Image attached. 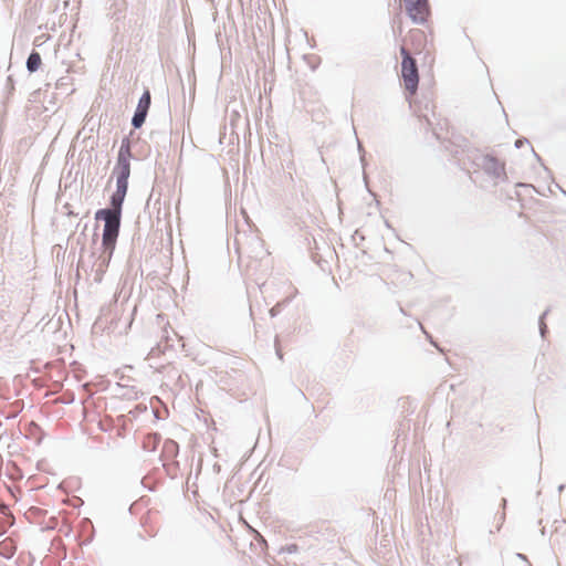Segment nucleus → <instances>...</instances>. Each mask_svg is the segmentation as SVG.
Listing matches in <instances>:
<instances>
[{"mask_svg":"<svg viewBox=\"0 0 566 566\" xmlns=\"http://www.w3.org/2000/svg\"><path fill=\"white\" fill-rule=\"evenodd\" d=\"M15 91V81L12 75L7 76L4 87V98L9 101Z\"/></svg>","mask_w":566,"mask_h":566,"instance_id":"11","label":"nucleus"},{"mask_svg":"<svg viewBox=\"0 0 566 566\" xmlns=\"http://www.w3.org/2000/svg\"><path fill=\"white\" fill-rule=\"evenodd\" d=\"M426 335H427V339L429 340V343H430L432 346H434L439 352H442V348H440V347L438 346V344L434 342L433 337H432L430 334H427V333H426Z\"/></svg>","mask_w":566,"mask_h":566,"instance_id":"23","label":"nucleus"},{"mask_svg":"<svg viewBox=\"0 0 566 566\" xmlns=\"http://www.w3.org/2000/svg\"><path fill=\"white\" fill-rule=\"evenodd\" d=\"M551 312V307H547L539 316H538V322L537 323H542V322H545L547 315L549 314Z\"/></svg>","mask_w":566,"mask_h":566,"instance_id":"21","label":"nucleus"},{"mask_svg":"<svg viewBox=\"0 0 566 566\" xmlns=\"http://www.w3.org/2000/svg\"><path fill=\"white\" fill-rule=\"evenodd\" d=\"M464 149L468 159L473 166L482 169L489 177L494 179L506 180L505 163L500 161L494 155L485 154L482 155L479 148L470 145L465 146Z\"/></svg>","mask_w":566,"mask_h":566,"instance_id":"2","label":"nucleus"},{"mask_svg":"<svg viewBox=\"0 0 566 566\" xmlns=\"http://www.w3.org/2000/svg\"><path fill=\"white\" fill-rule=\"evenodd\" d=\"M506 505H507V500H506L505 497H503V499L501 500V504H500V506H501V509L503 510V512H502V514H501V515H500V517H499L500 523H499V525H497V527H496V531H497V532L501 530V527H502V525H503V523H504V521H505V509H506Z\"/></svg>","mask_w":566,"mask_h":566,"instance_id":"14","label":"nucleus"},{"mask_svg":"<svg viewBox=\"0 0 566 566\" xmlns=\"http://www.w3.org/2000/svg\"><path fill=\"white\" fill-rule=\"evenodd\" d=\"M541 534H542L543 536L546 534V530H545V527H543V528L541 530Z\"/></svg>","mask_w":566,"mask_h":566,"instance_id":"30","label":"nucleus"},{"mask_svg":"<svg viewBox=\"0 0 566 566\" xmlns=\"http://www.w3.org/2000/svg\"><path fill=\"white\" fill-rule=\"evenodd\" d=\"M66 214L67 216H74V212L72 210H69Z\"/></svg>","mask_w":566,"mask_h":566,"instance_id":"31","label":"nucleus"},{"mask_svg":"<svg viewBox=\"0 0 566 566\" xmlns=\"http://www.w3.org/2000/svg\"><path fill=\"white\" fill-rule=\"evenodd\" d=\"M516 557L522 559V560H525L527 563L528 566H531L530 562L527 560V557L526 555L522 554V553H517L516 554Z\"/></svg>","mask_w":566,"mask_h":566,"instance_id":"24","label":"nucleus"},{"mask_svg":"<svg viewBox=\"0 0 566 566\" xmlns=\"http://www.w3.org/2000/svg\"><path fill=\"white\" fill-rule=\"evenodd\" d=\"M133 132L122 138L119 149L117 151L116 164L113 168V176L116 177V185L128 187L130 176V160L134 155L130 150L133 142L130 139Z\"/></svg>","mask_w":566,"mask_h":566,"instance_id":"3","label":"nucleus"},{"mask_svg":"<svg viewBox=\"0 0 566 566\" xmlns=\"http://www.w3.org/2000/svg\"><path fill=\"white\" fill-rule=\"evenodd\" d=\"M400 55H401V62H405V59L409 62H415L416 59L411 56L408 49L406 46H400L399 49Z\"/></svg>","mask_w":566,"mask_h":566,"instance_id":"15","label":"nucleus"},{"mask_svg":"<svg viewBox=\"0 0 566 566\" xmlns=\"http://www.w3.org/2000/svg\"><path fill=\"white\" fill-rule=\"evenodd\" d=\"M146 410H147L146 405L139 403L129 413H132L135 417L138 413L145 412Z\"/></svg>","mask_w":566,"mask_h":566,"instance_id":"19","label":"nucleus"},{"mask_svg":"<svg viewBox=\"0 0 566 566\" xmlns=\"http://www.w3.org/2000/svg\"><path fill=\"white\" fill-rule=\"evenodd\" d=\"M565 488H566V484H560V485L558 486V491H559V492H562V491H564V489H565Z\"/></svg>","mask_w":566,"mask_h":566,"instance_id":"25","label":"nucleus"},{"mask_svg":"<svg viewBox=\"0 0 566 566\" xmlns=\"http://www.w3.org/2000/svg\"><path fill=\"white\" fill-rule=\"evenodd\" d=\"M358 150H359V153H363V151H364V148H363V146H361V144H360V143H358Z\"/></svg>","mask_w":566,"mask_h":566,"instance_id":"27","label":"nucleus"},{"mask_svg":"<svg viewBox=\"0 0 566 566\" xmlns=\"http://www.w3.org/2000/svg\"><path fill=\"white\" fill-rule=\"evenodd\" d=\"M301 551H304V547L297 543H289L284 546H281L277 551L279 554H297Z\"/></svg>","mask_w":566,"mask_h":566,"instance_id":"10","label":"nucleus"},{"mask_svg":"<svg viewBox=\"0 0 566 566\" xmlns=\"http://www.w3.org/2000/svg\"><path fill=\"white\" fill-rule=\"evenodd\" d=\"M401 81L405 91L412 94L418 90L419 85V72L417 61L409 62L405 59L401 62Z\"/></svg>","mask_w":566,"mask_h":566,"instance_id":"5","label":"nucleus"},{"mask_svg":"<svg viewBox=\"0 0 566 566\" xmlns=\"http://www.w3.org/2000/svg\"><path fill=\"white\" fill-rule=\"evenodd\" d=\"M179 453V444L172 439H166L163 443L161 455L175 460Z\"/></svg>","mask_w":566,"mask_h":566,"instance_id":"8","label":"nucleus"},{"mask_svg":"<svg viewBox=\"0 0 566 566\" xmlns=\"http://www.w3.org/2000/svg\"><path fill=\"white\" fill-rule=\"evenodd\" d=\"M516 186H517V187H528V185L521 184V182H520V184H517Z\"/></svg>","mask_w":566,"mask_h":566,"instance_id":"29","label":"nucleus"},{"mask_svg":"<svg viewBox=\"0 0 566 566\" xmlns=\"http://www.w3.org/2000/svg\"><path fill=\"white\" fill-rule=\"evenodd\" d=\"M538 324V331L542 339H545L547 334L549 333L548 326L546 322L537 323Z\"/></svg>","mask_w":566,"mask_h":566,"instance_id":"16","label":"nucleus"},{"mask_svg":"<svg viewBox=\"0 0 566 566\" xmlns=\"http://www.w3.org/2000/svg\"><path fill=\"white\" fill-rule=\"evenodd\" d=\"M275 353L279 359H283V353L282 349L279 346L277 338H275Z\"/></svg>","mask_w":566,"mask_h":566,"instance_id":"22","label":"nucleus"},{"mask_svg":"<svg viewBox=\"0 0 566 566\" xmlns=\"http://www.w3.org/2000/svg\"><path fill=\"white\" fill-rule=\"evenodd\" d=\"M73 401H74V398L72 397V398H71V400H66V401H64V403H65V405H69V403H71V402H73Z\"/></svg>","mask_w":566,"mask_h":566,"instance_id":"28","label":"nucleus"},{"mask_svg":"<svg viewBox=\"0 0 566 566\" xmlns=\"http://www.w3.org/2000/svg\"><path fill=\"white\" fill-rule=\"evenodd\" d=\"M42 65V57L41 54L36 50H32L25 62V67L30 74H33L40 70Z\"/></svg>","mask_w":566,"mask_h":566,"instance_id":"7","label":"nucleus"},{"mask_svg":"<svg viewBox=\"0 0 566 566\" xmlns=\"http://www.w3.org/2000/svg\"><path fill=\"white\" fill-rule=\"evenodd\" d=\"M407 15L415 24L426 23L428 0H405Z\"/></svg>","mask_w":566,"mask_h":566,"instance_id":"6","label":"nucleus"},{"mask_svg":"<svg viewBox=\"0 0 566 566\" xmlns=\"http://www.w3.org/2000/svg\"><path fill=\"white\" fill-rule=\"evenodd\" d=\"M128 187L116 185L115 191L111 195L108 206L95 212V220L103 221L102 247L111 259L120 231L123 205Z\"/></svg>","mask_w":566,"mask_h":566,"instance_id":"1","label":"nucleus"},{"mask_svg":"<svg viewBox=\"0 0 566 566\" xmlns=\"http://www.w3.org/2000/svg\"><path fill=\"white\" fill-rule=\"evenodd\" d=\"M281 312V305L280 304H276L274 305L273 307H271L269 310V314L271 317H275L276 315H279V313Z\"/></svg>","mask_w":566,"mask_h":566,"instance_id":"20","label":"nucleus"},{"mask_svg":"<svg viewBox=\"0 0 566 566\" xmlns=\"http://www.w3.org/2000/svg\"><path fill=\"white\" fill-rule=\"evenodd\" d=\"M386 227L390 228V223L388 221H385Z\"/></svg>","mask_w":566,"mask_h":566,"instance_id":"32","label":"nucleus"},{"mask_svg":"<svg viewBox=\"0 0 566 566\" xmlns=\"http://www.w3.org/2000/svg\"><path fill=\"white\" fill-rule=\"evenodd\" d=\"M166 368H167L166 377L169 379H176L177 384H179V386L182 388L185 385L182 382V376L178 371V369H176L175 367H166Z\"/></svg>","mask_w":566,"mask_h":566,"instance_id":"13","label":"nucleus"},{"mask_svg":"<svg viewBox=\"0 0 566 566\" xmlns=\"http://www.w3.org/2000/svg\"><path fill=\"white\" fill-rule=\"evenodd\" d=\"M163 467H164L167 475L170 479H176L177 478V472L179 470V462L178 461L172 460L170 463H164Z\"/></svg>","mask_w":566,"mask_h":566,"instance_id":"12","label":"nucleus"},{"mask_svg":"<svg viewBox=\"0 0 566 566\" xmlns=\"http://www.w3.org/2000/svg\"><path fill=\"white\" fill-rule=\"evenodd\" d=\"M525 145H528V146L531 145V144H530V142H528V139H527V138H525V137H520V138H517V139L515 140V143H514V146H515L517 149H520V148L524 147Z\"/></svg>","mask_w":566,"mask_h":566,"instance_id":"18","label":"nucleus"},{"mask_svg":"<svg viewBox=\"0 0 566 566\" xmlns=\"http://www.w3.org/2000/svg\"><path fill=\"white\" fill-rule=\"evenodd\" d=\"M530 147H531V151L533 153L534 157L541 164V166H543L544 170L546 172H548L549 175H552V171L544 165L542 157L534 150V148L531 145H530Z\"/></svg>","mask_w":566,"mask_h":566,"instance_id":"17","label":"nucleus"},{"mask_svg":"<svg viewBox=\"0 0 566 566\" xmlns=\"http://www.w3.org/2000/svg\"><path fill=\"white\" fill-rule=\"evenodd\" d=\"M151 105V93L148 87H145L143 91V94L140 95L137 106L134 111L130 124L133 129H140L143 125L145 124L149 108Z\"/></svg>","mask_w":566,"mask_h":566,"instance_id":"4","label":"nucleus"},{"mask_svg":"<svg viewBox=\"0 0 566 566\" xmlns=\"http://www.w3.org/2000/svg\"><path fill=\"white\" fill-rule=\"evenodd\" d=\"M556 187L566 196V191L559 185L556 184Z\"/></svg>","mask_w":566,"mask_h":566,"instance_id":"26","label":"nucleus"},{"mask_svg":"<svg viewBox=\"0 0 566 566\" xmlns=\"http://www.w3.org/2000/svg\"><path fill=\"white\" fill-rule=\"evenodd\" d=\"M116 385H117V387H119L120 389L124 390L120 394V396L124 399H127V400H138L139 397L144 395L142 391L137 390L135 387H127V386H123L120 384H116Z\"/></svg>","mask_w":566,"mask_h":566,"instance_id":"9","label":"nucleus"}]
</instances>
